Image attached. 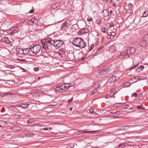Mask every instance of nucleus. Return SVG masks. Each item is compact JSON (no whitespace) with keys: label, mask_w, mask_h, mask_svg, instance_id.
<instances>
[{"label":"nucleus","mask_w":148,"mask_h":148,"mask_svg":"<svg viewBox=\"0 0 148 148\" xmlns=\"http://www.w3.org/2000/svg\"><path fill=\"white\" fill-rule=\"evenodd\" d=\"M52 39L50 38L47 40H43L42 42L43 48L45 50H52L54 48L53 44L52 43Z\"/></svg>","instance_id":"f257e3e1"},{"label":"nucleus","mask_w":148,"mask_h":148,"mask_svg":"<svg viewBox=\"0 0 148 148\" xmlns=\"http://www.w3.org/2000/svg\"><path fill=\"white\" fill-rule=\"evenodd\" d=\"M29 47L31 52L34 54H37L40 51L41 47L39 44H32Z\"/></svg>","instance_id":"f03ea898"},{"label":"nucleus","mask_w":148,"mask_h":148,"mask_svg":"<svg viewBox=\"0 0 148 148\" xmlns=\"http://www.w3.org/2000/svg\"><path fill=\"white\" fill-rule=\"evenodd\" d=\"M139 44L141 46L144 47L148 45V34L145 36L141 40Z\"/></svg>","instance_id":"7ed1b4c3"},{"label":"nucleus","mask_w":148,"mask_h":148,"mask_svg":"<svg viewBox=\"0 0 148 148\" xmlns=\"http://www.w3.org/2000/svg\"><path fill=\"white\" fill-rule=\"evenodd\" d=\"M68 86L67 84H60L56 87L55 90L60 92H62L65 89H68Z\"/></svg>","instance_id":"20e7f679"},{"label":"nucleus","mask_w":148,"mask_h":148,"mask_svg":"<svg viewBox=\"0 0 148 148\" xmlns=\"http://www.w3.org/2000/svg\"><path fill=\"white\" fill-rule=\"evenodd\" d=\"M52 43L53 44L54 48L61 47L63 44V42L62 40H58L52 39Z\"/></svg>","instance_id":"39448f33"},{"label":"nucleus","mask_w":148,"mask_h":148,"mask_svg":"<svg viewBox=\"0 0 148 148\" xmlns=\"http://www.w3.org/2000/svg\"><path fill=\"white\" fill-rule=\"evenodd\" d=\"M110 71L111 69H110L109 66L108 67L103 68L102 70H100L99 71V73L101 75H104Z\"/></svg>","instance_id":"423d86ee"},{"label":"nucleus","mask_w":148,"mask_h":148,"mask_svg":"<svg viewBox=\"0 0 148 148\" xmlns=\"http://www.w3.org/2000/svg\"><path fill=\"white\" fill-rule=\"evenodd\" d=\"M19 29L17 27H13L10 28L9 30L10 33L11 34H14L19 31Z\"/></svg>","instance_id":"0eeeda50"},{"label":"nucleus","mask_w":148,"mask_h":148,"mask_svg":"<svg viewBox=\"0 0 148 148\" xmlns=\"http://www.w3.org/2000/svg\"><path fill=\"white\" fill-rule=\"evenodd\" d=\"M82 40V38H75L73 41V44L75 46L77 47L78 45H79V42Z\"/></svg>","instance_id":"6e6552de"},{"label":"nucleus","mask_w":148,"mask_h":148,"mask_svg":"<svg viewBox=\"0 0 148 148\" xmlns=\"http://www.w3.org/2000/svg\"><path fill=\"white\" fill-rule=\"evenodd\" d=\"M89 31V29L88 28H85L80 30L79 33L81 34H83L87 33Z\"/></svg>","instance_id":"1a4fd4ad"},{"label":"nucleus","mask_w":148,"mask_h":148,"mask_svg":"<svg viewBox=\"0 0 148 148\" xmlns=\"http://www.w3.org/2000/svg\"><path fill=\"white\" fill-rule=\"evenodd\" d=\"M79 45H78L77 47H79L81 48H84L86 47V43L84 42L83 40L82 39V40H81V42H79Z\"/></svg>","instance_id":"9d476101"},{"label":"nucleus","mask_w":148,"mask_h":148,"mask_svg":"<svg viewBox=\"0 0 148 148\" xmlns=\"http://www.w3.org/2000/svg\"><path fill=\"white\" fill-rule=\"evenodd\" d=\"M116 46L115 45H113L110 46L109 48V51L110 52L114 53L116 50Z\"/></svg>","instance_id":"9b49d317"},{"label":"nucleus","mask_w":148,"mask_h":148,"mask_svg":"<svg viewBox=\"0 0 148 148\" xmlns=\"http://www.w3.org/2000/svg\"><path fill=\"white\" fill-rule=\"evenodd\" d=\"M103 15L105 17H107L109 15V12L108 10L106 9H104L102 12Z\"/></svg>","instance_id":"f8f14e48"},{"label":"nucleus","mask_w":148,"mask_h":148,"mask_svg":"<svg viewBox=\"0 0 148 148\" xmlns=\"http://www.w3.org/2000/svg\"><path fill=\"white\" fill-rule=\"evenodd\" d=\"M116 80V77L113 76L110 77L108 79V82L109 83L114 82Z\"/></svg>","instance_id":"ddd939ff"},{"label":"nucleus","mask_w":148,"mask_h":148,"mask_svg":"<svg viewBox=\"0 0 148 148\" xmlns=\"http://www.w3.org/2000/svg\"><path fill=\"white\" fill-rule=\"evenodd\" d=\"M130 52V54H133L136 51V49L134 47H132L131 48L128 49Z\"/></svg>","instance_id":"4468645a"},{"label":"nucleus","mask_w":148,"mask_h":148,"mask_svg":"<svg viewBox=\"0 0 148 148\" xmlns=\"http://www.w3.org/2000/svg\"><path fill=\"white\" fill-rule=\"evenodd\" d=\"M30 50V47L29 48H26L24 49H23V54L25 55H27L28 54Z\"/></svg>","instance_id":"2eb2a0df"},{"label":"nucleus","mask_w":148,"mask_h":148,"mask_svg":"<svg viewBox=\"0 0 148 148\" xmlns=\"http://www.w3.org/2000/svg\"><path fill=\"white\" fill-rule=\"evenodd\" d=\"M29 104L26 102H25L21 104V107L23 108H27L28 107Z\"/></svg>","instance_id":"dca6fc26"},{"label":"nucleus","mask_w":148,"mask_h":148,"mask_svg":"<svg viewBox=\"0 0 148 148\" xmlns=\"http://www.w3.org/2000/svg\"><path fill=\"white\" fill-rule=\"evenodd\" d=\"M16 52L18 54H23V49L22 48H18L16 50Z\"/></svg>","instance_id":"f3484780"},{"label":"nucleus","mask_w":148,"mask_h":148,"mask_svg":"<svg viewBox=\"0 0 148 148\" xmlns=\"http://www.w3.org/2000/svg\"><path fill=\"white\" fill-rule=\"evenodd\" d=\"M1 41L2 42L9 43L10 42V41L7 37L3 38L1 40Z\"/></svg>","instance_id":"a211bd4d"},{"label":"nucleus","mask_w":148,"mask_h":148,"mask_svg":"<svg viewBox=\"0 0 148 148\" xmlns=\"http://www.w3.org/2000/svg\"><path fill=\"white\" fill-rule=\"evenodd\" d=\"M87 20L88 22H89V24L92 23V18L90 16H88L87 18Z\"/></svg>","instance_id":"6ab92c4d"},{"label":"nucleus","mask_w":148,"mask_h":148,"mask_svg":"<svg viewBox=\"0 0 148 148\" xmlns=\"http://www.w3.org/2000/svg\"><path fill=\"white\" fill-rule=\"evenodd\" d=\"M119 58L121 59H122L123 58H126L127 57L126 56L124 52H122L121 53V55L119 56Z\"/></svg>","instance_id":"aec40b11"},{"label":"nucleus","mask_w":148,"mask_h":148,"mask_svg":"<svg viewBox=\"0 0 148 148\" xmlns=\"http://www.w3.org/2000/svg\"><path fill=\"white\" fill-rule=\"evenodd\" d=\"M68 27H64V26H61V30L63 31V33H66V32Z\"/></svg>","instance_id":"412c9836"},{"label":"nucleus","mask_w":148,"mask_h":148,"mask_svg":"<svg viewBox=\"0 0 148 148\" xmlns=\"http://www.w3.org/2000/svg\"><path fill=\"white\" fill-rule=\"evenodd\" d=\"M67 56L68 58L70 59H73V58L74 57L73 53H69Z\"/></svg>","instance_id":"4be33fe9"},{"label":"nucleus","mask_w":148,"mask_h":148,"mask_svg":"<svg viewBox=\"0 0 148 148\" xmlns=\"http://www.w3.org/2000/svg\"><path fill=\"white\" fill-rule=\"evenodd\" d=\"M69 20H67L63 24H62L61 26H64V27H68L69 25Z\"/></svg>","instance_id":"5701e85b"},{"label":"nucleus","mask_w":148,"mask_h":148,"mask_svg":"<svg viewBox=\"0 0 148 148\" xmlns=\"http://www.w3.org/2000/svg\"><path fill=\"white\" fill-rule=\"evenodd\" d=\"M129 127L130 126L128 125L123 126L121 127V129L122 130H127L129 128Z\"/></svg>","instance_id":"b1692460"},{"label":"nucleus","mask_w":148,"mask_h":148,"mask_svg":"<svg viewBox=\"0 0 148 148\" xmlns=\"http://www.w3.org/2000/svg\"><path fill=\"white\" fill-rule=\"evenodd\" d=\"M131 85V84L130 82H127L124 84L123 86L124 87H126L130 86Z\"/></svg>","instance_id":"393cba45"},{"label":"nucleus","mask_w":148,"mask_h":148,"mask_svg":"<svg viewBox=\"0 0 148 148\" xmlns=\"http://www.w3.org/2000/svg\"><path fill=\"white\" fill-rule=\"evenodd\" d=\"M98 131H85L83 132V133L86 134V133H92L93 134L97 132Z\"/></svg>","instance_id":"a878e982"},{"label":"nucleus","mask_w":148,"mask_h":148,"mask_svg":"<svg viewBox=\"0 0 148 148\" xmlns=\"http://www.w3.org/2000/svg\"><path fill=\"white\" fill-rule=\"evenodd\" d=\"M125 55L126 56H127V57H130V52H129V50L127 49L126 51H125V52H124Z\"/></svg>","instance_id":"bb28decb"},{"label":"nucleus","mask_w":148,"mask_h":148,"mask_svg":"<svg viewBox=\"0 0 148 148\" xmlns=\"http://www.w3.org/2000/svg\"><path fill=\"white\" fill-rule=\"evenodd\" d=\"M148 15V11H145L143 13V16L144 17H147Z\"/></svg>","instance_id":"cd10ccee"},{"label":"nucleus","mask_w":148,"mask_h":148,"mask_svg":"<svg viewBox=\"0 0 148 148\" xmlns=\"http://www.w3.org/2000/svg\"><path fill=\"white\" fill-rule=\"evenodd\" d=\"M101 31L103 32L106 33L108 29L105 27H103L101 29Z\"/></svg>","instance_id":"c85d7f7f"},{"label":"nucleus","mask_w":148,"mask_h":148,"mask_svg":"<svg viewBox=\"0 0 148 148\" xmlns=\"http://www.w3.org/2000/svg\"><path fill=\"white\" fill-rule=\"evenodd\" d=\"M144 68V66H143L142 65L140 66L139 68L137 69L136 71L139 72H140V71L143 70Z\"/></svg>","instance_id":"c756f323"},{"label":"nucleus","mask_w":148,"mask_h":148,"mask_svg":"<svg viewBox=\"0 0 148 148\" xmlns=\"http://www.w3.org/2000/svg\"><path fill=\"white\" fill-rule=\"evenodd\" d=\"M14 117L16 119H19L21 118V116L20 115L15 114L14 115Z\"/></svg>","instance_id":"7c9ffc66"},{"label":"nucleus","mask_w":148,"mask_h":148,"mask_svg":"<svg viewBox=\"0 0 148 148\" xmlns=\"http://www.w3.org/2000/svg\"><path fill=\"white\" fill-rule=\"evenodd\" d=\"M5 124H6V123L5 122H0V127H3Z\"/></svg>","instance_id":"2f4dec72"},{"label":"nucleus","mask_w":148,"mask_h":148,"mask_svg":"<svg viewBox=\"0 0 148 148\" xmlns=\"http://www.w3.org/2000/svg\"><path fill=\"white\" fill-rule=\"evenodd\" d=\"M114 24L113 23L111 22L109 24L108 27L109 28H111L113 27Z\"/></svg>","instance_id":"473e14b6"},{"label":"nucleus","mask_w":148,"mask_h":148,"mask_svg":"<svg viewBox=\"0 0 148 148\" xmlns=\"http://www.w3.org/2000/svg\"><path fill=\"white\" fill-rule=\"evenodd\" d=\"M136 108H137L138 109H139L143 110L144 109V108L143 107V105H141L140 106L137 107Z\"/></svg>","instance_id":"72a5a7b5"},{"label":"nucleus","mask_w":148,"mask_h":148,"mask_svg":"<svg viewBox=\"0 0 148 148\" xmlns=\"http://www.w3.org/2000/svg\"><path fill=\"white\" fill-rule=\"evenodd\" d=\"M124 146V144L123 143L119 145V147L121 148H123Z\"/></svg>","instance_id":"f704fd0d"},{"label":"nucleus","mask_w":148,"mask_h":148,"mask_svg":"<svg viewBox=\"0 0 148 148\" xmlns=\"http://www.w3.org/2000/svg\"><path fill=\"white\" fill-rule=\"evenodd\" d=\"M33 122V120L32 119H30L27 121V122L28 123H31Z\"/></svg>","instance_id":"c9c22d12"},{"label":"nucleus","mask_w":148,"mask_h":148,"mask_svg":"<svg viewBox=\"0 0 148 148\" xmlns=\"http://www.w3.org/2000/svg\"><path fill=\"white\" fill-rule=\"evenodd\" d=\"M37 18H32L31 19V21L33 23H35V21H37Z\"/></svg>","instance_id":"e433bc0d"},{"label":"nucleus","mask_w":148,"mask_h":148,"mask_svg":"<svg viewBox=\"0 0 148 148\" xmlns=\"http://www.w3.org/2000/svg\"><path fill=\"white\" fill-rule=\"evenodd\" d=\"M64 52L60 51L59 54H60V56H63V55L64 54Z\"/></svg>","instance_id":"4c0bfd02"},{"label":"nucleus","mask_w":148,"mask_h":148,"mask_svg":"<svg viewBox=\"0 0 148 148\" xmlns=\"http://www.w3.org/2000/svg\"><path fill=\"white\" fill-rule=\"evenodd\" d=\"M110 34L111 35L113 36H114L116 34L115 33L113 32H111Z\"/></svg>","instance_id":"58836bf2"},{"label":"nucleus","mask_w":148,"mask_h":148,"mask_svg":"<svg viewBox=\"0 0 148 148\" xmlns=\"http://www.w3.org/2000/svg\"><path fill=\"white\" fill-rule=\"evenodd\" d=\"M129 107V105H125L124 106L123 109H127Z\"/></svg>","instance_id":"ea45409f"},{"label":"nucleus","mask_w":148,"mask_h":148,"mask_svg":"<svg viewBox=\"0 0 148 148\" xmlns=\"http://www.w3.org/2000/svg\"><path fill=\"white\" fill-rule=\"evenodd\" d=\"M12 93H10V92H5V93H4V95H12Z\"/></svg>","instance_id":"a19ab883"},{"label":"nucleus","mask_w":148,"mask_h":148,"mask_svg":"<svg viewBox=\"0 0 148 148\" xmlns=\"http://www.w3.org/2000/svg\"><path fill=\"white\" fill-rule=\"evenodd\" d=\"M138 63L137 64H136V65H135L134 66H133V67H131V69H134L135 68H136L138 66Z\"/></svg>","instance_id":"79ce46f5"},{"label":"nucleus","mask_w":148,"mask_h":148,"mask_svg":"<svg viewBox=\"0 0 148 148\" xmlns=\"http://www.w3.org/2000/svg\"><path fill=\"white\" fill-rule=\"evenodd\" d=\"M8 68H10L11 69H13L15 68L14 66H13L10 65L8 67Z\"/></svg>","instance_id":"37998d69"},{"label":"nucleus","mask_w":148,"mask_h":148,"mask_svg":"<svg viewBox=\"0 0 148 148\" xmlns=\"http://www.w3.org/2000/svg\"><path fill=\"white\" fill-rule=\"evenodd\" d=\"M94 109L92 108L90 109L89 110L90 112L91 113H93L94 111Z\"/></svg>","instance_id":"c03bdc74"},{"label":"nucleus","mask_w":148,"mask_h":148,"mask_svg":"<svg viewBox=\"0 0 148 148\" xmlns=\"http://www.w3.org/2000/svg\"><path fill=\"white\" fill-rule=\"evenodd\" d=\"M39 70V68L38 67H35L34 68V71H38Z\"/></svg>","instance_id":"a18cd8bd"},{"label":"nucleus","mask_w":148,"mask_h":148,"mask_svg":"<svg viewBox=\"0 0 148 148\" xmlns=\"http://www.w3.org/2000/svg\"><path fill=\"white\" fill-rule=\"evenodd\" d=\"M94 45L92 44L91 45V46L90 47V50H92L93 48L94 47Z\"/></svg>","instance_id":"49530a36"},{"label":"nucleus","mask_w":148,"mask_h":148,"mask_svg":"<svg viewBox=\"0 0 148 148\" xmlns=\"http://www.w3.org/2000/svg\"><path fill=\"white\" fill-rule=\"evenodd\" d=\"M132 95L133 96V95L134 96V97H136L137 95V94L136 93V92H134V93H133Z\"/></svg>","instance_id":"de8ad7c7"},{"label":"nucleus","mask_w":148,"mask_h":148,"mask_svg":"<svg viewBox=\"0 0 148 148\" xmlns=\"http://www.w3.org/2000/svg\"><path fill=\"white\" fill-rule=\"evenodd\" d=\"M73 97H72L71 99L69 100L68 101H69V103H71L72 102V101H73Z\"/></svg>","instance_id":"09e8293b"},{"label":"nucleus","mask_w":148,"mask_h":148,"mask_svg":"<svg viewBox=\"0 0 148 148\" xmlns=\"http://www.w3.org/2000/svg\"><path fill=\"white\" fill-rule=\"evenodd\" d=\"M34 12V10H31L29 11V13H33Z\"/></svg>","instance_id":"8fccbe9b"},{"label":"nucleus","mask_w":148,"mask_h":148,"mask_svg":"<svg viewBox=\"0 0 148 148\" xmlns=\"http://www.w3.org/2000/svg\"><path fill=\"white\" fill-rule=\"evenodd\" d=\"M107 38L108 39H110L111 38V35H110L108 34V36L107 37Z\"/></svg>","instance_id":"3c124183"},{"label":"nucleus","mask_w":148,"mask_h":148,"mask_svg":"<svg viewBox=\"0 0 148 148\" xmlns=\"http://www.w3.org/2000/svg\"><path fill=\"white\" fill-rule=\"evenodd\" d=\"M115 91V90L114 89H111V90H110V92L111 93H113V92L114 91Z\"/></svg>","instance_id":"603ef678"},{"label":"nucleus","mask_w":148,"mask_h":148,"mask_svg":"<svg viewBox=\"0 0 148 148\" xmlns=\"http://www.w3.org/2000/svg\"><path fill=\"white\" fill-rule=\"evenodd\" d=\"M65 148H73V147L69 145Z\"/></svg>","instance_id":"864d4df0"},{"label":"nucleus","mask_w":148,"mask_h":148,"mask_svg":"<svg viewBox=\"0 0 148 148\" xmlns=\"http://www.w3.org/2000/svg\"><path fill=\"white\" fill-rule=\"evenodd\" d=\"M120 113V112H119V111H116V112H115L114 113V114H119V113Z\"/></svg>","instance_id":"5fc2aeb1"},{"label":"nucleus","mask_w":148,"mask_h":148,"mask_svg":"<svg viewBox=\"0 0 148 148\" xmlns=\"http://www.w3.org/2000/svg\"><path fill=\"white\" fill-rule=\"evenodd\" d=\"M138 76H135L134 77V79H138Z\"/></svg>","instance_id":"6e6d98bb"},{"label":"nucleus","mask_w":148,"mask_h":148,"mask_svg":"<svg viewBox=\"0 0 148 148\" xmlns=\"http://www.w3.org/2000/svg\"><path fill=\"white\" fill-rule=\"evenodd\" d=\"M43 129L44 130H46V131H47V130H48L49 129V128H48L47 127H45V128H43Z\"/></svg>","instance_id":"4d7b16f0"},{"label":"nucleus","mask_w":148,"mask_h":148,"mask_svg":"<svg viewBox=\"0 0 148 148\" xmlns=\"http://www.w3.org/2000/svg\"><path fill=\"white\" fill-rule=\"evenodd\" d=\"M67 84L68 86V88L71 86V84Z\"/></svg>","instance_id":"13d9d810"},{"label":"nucleus","mask_w":148,"mask_h":148,"mask_svg":"<svg viewBox=\"0 0 148 148\" xmlns=\"http://www.w3.org/2000/svg\"><path fill=\"white\" fill-rule=\"evenodd\" d=\"M21 60H23V61H28V60H26L25 59H21Z\"/></svg>","instance_id":"bf43d9fd"},{"label":"nucleus","mask_w":148,"mask_h":148,"mask_svg":"<svg viewBox=\"0 0 148 148\" xmlns=\"http://www.w3.org/2000/svg\"><path fill=\"white\" fill-rule=\"evenodd\" d=\"M113 6H114V7H115L116 6V4L115 3H113Z\"/></svg>","instance_id":"052dcab7"},{"label":"nucleus","mask_w":148,"mask_h":148,"mask_svg":"<svg viewBox=\"0 0 148 148\" xmlns=\"http://www.w3.org/2000/svg\"><path fill=\"white\" fill-rule=\"evenodd\" d=\"M101 50V49H100L98 50V51H97V52H99Z\"/></svg>","instance_id":"680f3d73"},{"label":"nucleus","mask_w":148,"mask_h":148,"mask_svg":"<svg viewBox=\"0 0 148 148\" xmlns=\"http://www.w3.org/2000/svg\"><path fill=\"white\" fill-rule=\"evenodd\" d=\"M94 93L92 91L91 93L90 94H91V95H93L94 94Z\"/></svg>","instance_id":"e2e57ef3"},{"label":"nucleus","mask_w":148,"mask_h":148,"mask_svg":"<svg viewBox=\"0 0 148 148\" xmlns=\"http://www.w3.org/2000/svg\"><path fill=\"white\" fill-rule=\"evenodd\" d=\"M99 86H100L99 85H98L97 87L95 86V87L96 88H98L99 87Z\"/></svg>","instance_id":"0e129e2a"},{"label":"nucleus","mask_w":148,"mask_h":148,"mask_svg":"<svg viewBox=\"0 0 148 148\" xmlns=\"http://www.w3.org/2000/svg\"><path fill=\"white\" fill-rule=\"evenodd\" d=\"M122 104V103H115V104L116 105V104Z\"/></svg>","instance_id":"69168bd1"},{"label":"nucleus","mask_w":148,"mask_h":148,"mask_svg":"<svg viewBox=\"0 0 148 148\" xmlns=\"http://www.w3.org/2000/svg\"><path fill=\"white\" fill-rule=\"evenodd\" d=\"M70 110L71 111L72 110V108H71V107L70 108Z\"/></svg>","instance_id":"338daca9"},{"label":"nucleus","mask_w":148,"mask_h":148,"mask_svg":"<svg viewBox=\"0 0 148 148\" xmlns=\"http://www.w3.org/2000/svg\"><path fill=\"white\" fill-rule=\"evenodd\" d=\"M112 10H111L110 11V13L111 14L112 13Z\"/></svg>","instance_id":"774afa93"}]
</instances>
